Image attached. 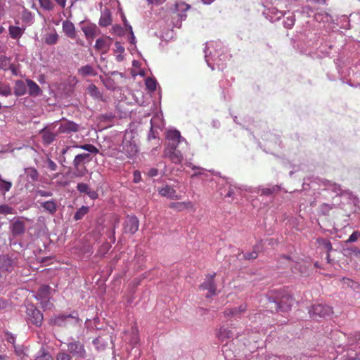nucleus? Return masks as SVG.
I'll use <instances>...</instances> for the list:
<instances>
[{
	"mask_svg": "<svg viewBox=\"0 0 360 360\" xmlns=\"http://www.w3.org/2000/svg\"><path fill=\"white\" fill-rule=\"evenodd\" d=\"M75 148H80L88 151L89 153H82L77 154L72 162L75 169L74 176L75 177H83L88 173L86 165L92 160L91 154L98 153V149L92 144L73 145L65 147L61 150V154L65 155L69 152L71 153Z\"/></svg>",
	"mask_w": 360,
	"mask_h": 360,
	"instance_id": "nucleus-1",
	"label": "nucleus"
},
{
	"mask_svg": "<svg viewBox=\"0 0 360 360\" xmlns=\"http://www.w3.org/2000/svg\"><path fill=\"white\" fill-rule=\"evenodd\" d=\"M51 323L53 325L58 326H64V327H68L70 326H81L82 320L78 316L77 314H75L74 315L73 314H70L68 315H58L56 316L55 318L51 319Z\"/></svg>",
	"mask_w": 360,
	"mask_h": 360,
	"instance_id": "nucleus-2",
	"label": "nucleus"
},
{
	"mask_svg": "<svg viewBox=\"0 0 360 360\" xmlns=\"http://www.w3.org/2000/svg\"><path fill=\"white\" fill-rule=\"evenodd\" d=\"M26 313L28 322L32 323L37 327L41 326L44 320L43 314L33 304L27 305Z\"/></svg>",
	"mask_w": 360,
	"mask_h": 360,
	"instance_id": "nucleus-3",
	"label": "nucleus"
},
{
	"mask_svg": "<svg viewBox=\"0 0 360 360\" xmlns=\"http://www.w3.org/2000/svg\"><path fill=\"white\" fill-rule=\"evenodd\" d=\"M309 313L312 318H321L330 315L333 313V309L328 305L316 304L311 307Z\"/></svg>",
	"mask_w": 360,
	"mask_h": 360,
	"instance_id": "nucleus-4",
	"label": "nucleus"
},
{
	"mask_svg": "<svg viewBox=\"0 0 360 360\" xmlns=\"http://www.w3.org/2000/svg\"><path fill=\"white\" fill-rule=\"evenodd\" d=\"M68 351L72 356L79 359H85L86 357V352L84 344L79 340H74L68 343Z\"/></svg>",
	"mask_w": 360,
	"mask_h": 360,
	"instance_id": "nucleus-5",
	"label": "nucleus"
},
{
	"mask_svg": "<svg viewBox=\"0 0 360 360\" xmlns=\"http://www.w3.org/2000/svg\"><path fill=\"white\" fill-rule=\"evenodd\" d=\"M216 273L206 276L205 281L199 285L200 290H208L207 297H210L217 295V285L214 282Z\"/></svg>",
	"mask_w": 360,
	"mask_h": 360,
	"instance_id": "nucleus-6",
	"label": "nucleus"
},
{
	"mask_svg": "<svg viewBox=\"0 0 360 360\" xmlns=\"http://www.w3.org/2000/svg\"><path fill=\"white\" fill-rule=\"evenodd\" d=\"M164 155L174 164H180L184 159V155L182 153L177 149V146L165 147Z\"/></svg>",
	"mask_w": 360,
	"mask_h": 360,
	"instance_id": "nucleus-7",
	"label": "nucleus"
},
{
	"mask_svg": "<svg viewBox=\"0 0 360 360\" xmlns=\"http://www.w3.org/2000/svg\"><path fill=\"white\" fill-rule=\"evenodd\" d=\"M166 138L168 141V143L165 147L178 146V145L182 141H184L186 144H187L186 139L181 137L180 132L176 129L169 130L167 132Z\"/></svg>",
	"mask_w": 360,
	"mask_h": 360,
	"instance_id": "nucleus-8",
	"label": "nucleus"
},
{
	"mask_svg": "<svg viewBox=\"0 0 360 360\" xmlns=\"http://www.w3.org/2000/svg\"><path fill=\"white\" fill-rule=\"evenodd\" d=\"M123 226L126 233L134 234L139 229V221L135 216H127Z\"/></svg>",
	"mask_w": 360,
	"mask_h": 360,
	"instance_id": "nucleus-9",
	"label": "nucleus"
},
{
	"mask_svg": "<svg viewBox=\"0 0 360 360\" xmlns=\"http://www.w3.org/2000/svg\"><path fill=\"white\" fill-rule=\"evenodd\" d=\"M79 130V125L72 121H64L58 127V133L70 134L71 132H77Z\"/></svg>",
	"mask_w": 360,
	"mask_h": 360,
	"instance_id": "nucleus-10",
	"label": "nucleus"
},
{
	"mask_svg": "<svg viewBox=\"0 0 360 360\" xmlns=\"http://www.w3.org/2000/svg\"><path fill=\"white\" fill-rule=\"evenodd\" d=\"M10 231L13 237L22 235L25 231V223L20 219H15L10 226Z\"/></svg>",
	"mask_w": 360,
	"mask_h": 360,
	"instance_id": "nucleus-11",
	"label": "nucleus"
},
{
	"mask_svg": "<svg viewBox=\"0 0 360 360\" xmlns=\"http://www.w3.org/2000/svg\"><path fill=\"white\" fill-rule=\"evenodd\" d=\"M77 189L80 193L86 194L91 200H96L98 198V193L94 190H91L87 184L78 183Z\"/></svg>",
	"mask_w": 360,
	"mask_h": 360,
	"instance_id": "nucleus-12",
	"label": "nucleus"
},
{
	"mask_svg": "<svg viewBox=\"0 0 360 360\" xmlns=\"http://www.w3.org/2000/svg\"><path fill=\"white\" fill-rule=\"evenodd\" d=\"M159 193L162 196L172 200H179L181 198L180 195L176 193V191L174 188L167 185L160 188L159 190Z\"/></svg>",
	"mask_w": 360,
	"mask_h": 360,
	"instance_id": "nucleus-13",
	"label": "nucleus"
},
{
	"mask_svg": "<svg viewBox=\"0 0 360 360\" xmlns=\"http://www.w3.org/2000/svg\"><path fill=\"white\" fill-rule=\"evenodd\" d=\"M14 268V261L7 255L0 256V269L11 272Z\"/></svg>",
	"mask_w": 360,
	"mask_h": 360,
	"instance_id": "nucleus-14",
	"label": "nucleus"
},
{
	"mask_svg": "<svg viewBox=\"0 0 360 360\" xmlns=\"http://www.w3.org/2000/svg\"><path fill=\"white\" fill-rule=\"evenodd\" d=\"M63 31L70 39L76 37L75 25L70 20H66L63 22Z\"/></svg>",
	"mask_w": 360,
	"mask_h": 360,
	"instance_id": "nucleus-15",
	"label": "nucleus"
},
{
	"mask_svg": "<svg viewBox=\"0 0 360 360\" xmlns=\"http://www.w3.org/2000/svg\"><path fill=\"white\" fill-rule=\"evenodd\" d=\"M110 44L106 39L99 38L96 41L94 48L101 51L102 54H105L110 49Z\"/></svg>",
	"mask_w": 360,
	"mask_h": 360,
	"instance_id": "nucleus-16",
	"label": "nucleus"
},
{
	"mask_svg": "<svg viewBox=\"0 0 360 360\" xmlns=\"http://www.w3.org/2000/svg\"><path fill=\"white\" fill-rule=\"evenodd\" d=\"M112 23V15L108 8H105L101 12V15L99 19L98 24L101 27H108Z\"/></svg>",
	"mask_w": 360,
	"mask_h": 360,
	"instance_id": "nucleus-17",
	"label": "nucleus"
},
{
	"mask_svg": "<svg viewBox=\"0 0 360 360\" xmlns=\"http://www.w3.org/2000/svg\"><path fill=\"white\" fill-rule=\"evenodd\" d=\"M292 303L293 299L291 296H284L282 297L281 302L278 304V309L283 311H288L290 309Z\"/></svg>",
	"mask_w": 360,
	"mask_h": 360,
	"instance_id": "nucleus-18",
	"label": "nucleus"
},
{
	"mask_svg": "<svg viewBox=\"0 0 360 360\" xmlns=\"http://www.w3.org/2000/svg\"><path fill=\"white\" fill-rule=\"evenodd\" d=\"M86 39H93L96 35L97 27L94 24L83 26L82 27Z\"/></svg>",
	"mask_w": 360,
	"mask_h": 360,
	"instance_id": "nucleus-19",
	"label": "nucleus"
},
{
	"mask_svg": "<svg viewBox=\"0 0 360 360\" xmlns=\"http://www.w3.org/2000/svg\"><path fill=\"white\" fill-rule=\"evenodd\" d=\"M78 75L82 77L87 76H96L97 75L96 70L90 65L82 66L78 69Z\"/></svg>",
	"mask_w": 360,
	"mask_h": 360,
	"instance_id": "nucleus-20",
	"label": "nucleus"
},
{
	"mask_svg": "<svg viewBox=\"0 0 360 360\" xmlns=\"http://www.w3.org/2000/svg\"><path fill=\"white\" fill-rule=\"evenodd\" d=\"M193 206V203L191 201L187 202H172L169 204V207L171 209L176 210L177 211H183L186 209L192 208Z\"/></svg>",
	"mask_w": 360,
	"mask_h": 360,
	"instance_id": "nucleus-21",
	"label": "nucleus"
},
{
	"mask_svg": "<svg viewBox=\"0 0 360 360\" xmlns=\"http://www.w3.org/2000/svg\"><path fill=\"white\" fill-rule=\"evenodd\" d=\"M26 83L28 88V93L30 96H36L41 94V90L35 82L29 79L26 80Z\"/></svg>",
	"mask_w": 360,
	"mask_h": 360,
	"instance_id": "nucleus-22",
	"label": "nucleus"
},
{
	"mask_svg": "<svg viewBox=\"0 0 360 360\" xmlns=\"http://www.w3.org/2000/svg\"><path fill=\"white\" fill-rule=\"evenodd\" d=\"M217 336L221 341L232 338L233 333L231 330L226 327H221L217 333Z\"/></svg>",
	"mask_w": 360,
	"mask_h": 360,
	"instance_id": "nucleus-23",
	"label": "nucleus"
},
{
	"mask_svg": "<svg viewBox=\"0 0 360 360\" xmlns=\"http://www.w3.org/2000/svg\"><path fill=\"white\" fill-rule=\"evenodd\" d=\"M247 310L246 304H241L238 307L226 309L224 311V314L226 316H232L238 315L240 313L245 312Z\"/></svg>",
	"mask_w": 360,
	"mask_h": 360,
	"instance_id": "nucleus-24",
	"label": "nucleus"
},
{
	"mask_svg": "<svg viewBox=\"0 0 360 360\" xmlns=\"http://www.w3.org/2000/svg\"><path fill=\"white\" fill-rule=\"evenodd\" d=\"M41 207L51 214H55L57 210V205L54 200L45 201L41 203Z\"/></svg>",
	"mask_w": 360,
	"mask_h": 360,
	"instance_id": "nucleus-25",
	"label": "nucleus"
},
{
	"mask_svg": "<svg viewBox=\"0 0 360 360\" xmlns=\"http://www.w3.org/2000/svg\"><path fill=\"white\" fill-rule=\"evenodd\" d=\"M89 94L94 99H102L103 95L94 84H90L87 88Z\"/></svg>",
	"mask_w": 360,
	"mask_h": 360,
	"instance_id": "nucleus-26",
	"label": "nucleus"
},
{
	"mask_svg": "<svg viewBox=\"0 0 360 360\" xmlns=\"http://www.w3.org/2000/svg\"><path fill=\"white\" fill-rule=\"evenodd\" d=\"M316 243L319 247L323 248L326 252H330L333 250V246L330 241L324 238H318Z\"/></svg>",
	"mask_w": 360,
	"mask_h": 360,
	"instance_id": "nucleus-27",
	"label": "nucleus"
},
{
	"mask_svg": "<svg viewBox=\"0 0 360 360\" xmlns=\"http://www.w3.org/2000/svg\"><path fill=\"white\" fill-rule=\"evenodd\" d=\"M35 360H53V359L49 352L44 347H41L35 356Z\"/></svg>",
	"mask_w": 360,
	"mask_h": 360,
	"instance_id": "nucleus-28",
	"label": "nucleus"
},
{
	"mask_svg": "<svg viewBox=\"0 0 360 360\" xmlns=\"http://www.w3.org/2000/svg\"><path fill=\"white\" fill-rule=\"evenodd\" d=\"M41 134L43 141L47 145L51 144L55 140L56 136V134L46 130H43Z\"/></svg>",
	"mask_w": 360,
	"mask_h": 360,
	"instance_id": "nucleus-29",
	"label": "nucleus"
},
{
	"mask_svg": "<svg viewBox=\"0 0 360 360\" xmlns=\"http://www.w3.org/2000/svg\"><path fill=\"white\" fill-rule=\"evenodd\" d=\"M25 174L28 179H30L33 181H38L39 179V172L37 170L32 167H29L25 169Z\"/></svg>",
	"mask_w": 360,
	"mask_h": 360,
	"instance_id": "nucleus-30",
	"label": "nucleus"
},
{
	"mask_svg": "<svg viewBox=\"0 0 360 360\" xmlns=\"http://www.w3.org/2000/svg\"><path fill=\"white\" fill-rule=\"evenodd\" d=\"M26 92V86L25 85L24 82L20 80H18L15 82V94L16 96H22Z\"/></svg>",
	"mask_w": 360,
	"mask_h": 360,
	"instance_id": "nucleus-31",
	"label": "nucleus"
},
{
	"mask_svg": "<svg viewBox=\"0 0 360 360\" xmlns=\"http://www.w3.org/2000/svg\"><path fill=\"white\" fill-rule=\"evenodd\" d=\"M8 30L9 34L13 39H19L23 33L22 30L17 26H10Z\"/></svg>",
	"mask_w": 360,
	"mask_h": 360,
	"instance_id": "nucleus-32",
	"label": "nucleus"
},
{
	"mask_svg": "<svg viewBox=\"0 0 360 360\" xmlns=\"http://www.w3.org/2000/svg\"><path fill=\"white\" fill-rule=\"evenodd\" d=\"M58 41V34L55 31L53 33H49L45 37V43L49 45H53Z\"/></svg>",
	"mask_w": 360,
	"mask_h": 360,
	"instance_id": "nucleus-33",
	"label": "nucleus"
},
{
	"mask_svg": "<svg viewBox=\"0 0 360 360\" xmlns=\"http://www.w3.org/2000/svg\"><path fill=\"white\" fill-rule=\"evenodd\" d=\"M89 210V207L87 206H82L75 214L74 215V219L75 221L79 220L84 217V215H86Z\"/></svg>",
	"mask_w": 360,
	"mask_h": 360,
	"instance_id": "nucleus-34",
	"label": "nucleus"
},
{
	"mask_svg": "<svg viewBox=\"0 0 360 360\" xmlns=\"http://www.w3.org/2000/svg\"><path fill=\"white\" fill-rule=\"evenodd\" d=\"M123 150L127 153V157H131L137 151L136 146L132 145L130 142L126 143L123 147Z\"/></svg>",
	"mask_w": 360,
	"mask_h": 360,
	"instance_id": "nucleus-35",
	"label": "nucleus"
},
{
	"mask_svg": "<svg viewBox=\"0 0 360 360\" xmlns=\"http://www.w3.org/2000/svg\"><path fill=\"white\" fill-rule=\"evenodd\" d=\"M12 90L8 84L0 83V94L4 96L11 95Z\"/></svg>",
	"mask_w": 360,
	"mask_h": 360,
	"instance_id": "nucleus-36",
	"label": "nucleus"
},
{
	"mask_svg": "<svg viewBox=\"0 0 360 360\" xmlns=\"http://www.w3.org/2000/svg\"><path fill=\"white\" fill-rule=\"evenodd\" d=\"M40 4V6L46 10L51 11L54 8V4L51 0H38Z\"/></svg>",
	"mask_w": 360,
	"mask_h": 360,
	"instance_id": "nucleus-37",
	"label": "nucleus"
},
{
	"mask_svg": "<svg viewBox=\"0 0 360 360\" xmlns=\"http://www.w3.org/2000/svg\"><path fill=\"white\" fill-rule=\"evenodd\" d=\"M0 190L4 192H8L12 187V183L10 181H7L2 179L1 175L0 174Z\"/></svg>",
	"mask_w": 360,
	"mask_h": 360,
	"instance_id": "nucleus-38",
	"label": "nucleus"
},
{
	"mask_svg": "<svg viewBox=\"0 0 360 360\" xmlns=\"http://www.w3.org/2000/svg\"><path fill=\"white\" fill-rule=\"evenodd\" d=\"M145 84L146 88L150 91H155L156 89L157 82L155 79L150 77H148L146 79Z\"/></svg>",
	"mask_w": 360,
	"mask_h": 360,
	"instance_id": "nucleus-39",
	"label": "nucleus"
},
{
	"mask_svg": "<svg viewBox=\"0 0 360 360\" xmlns=\"http://www.w3.org/2000/svg\"><path fill=\"white\" fill-rule=\"evenodd\" d=\"M14 210L7 205H0V214H13Z\"/></svg>",
	"mask_w": 360,
	"mask_h": 360,
	"instance_id": "nucleus-40",
	"label": "nucleus"
},
{
	"mask_svg": "<svg viewBox=\"0 0 360 360\" xmlns=\"http://www.w3.org/2000/svg\"><path fill=\"white\" fill-rule=\"evenodd\" d=\"M176 7V10L179 12H185L191 8V6L184 2L177 3Z\"/></svg>",
	"mask_w": 360,
	"mask_h": 360,
	"instance_id": "nucleus-41",
	"label": "nucleus"
},
{
	"mask_svg": "<svg viewBox=\"0 0 360 360\" xmlns=\"http://www.w3.org/2000/svg\"><path fill=\"white\" fill-rule=\"evenodd\" d=\"M71 356L65 352H60L56 355V360H71Z\"/></svg>",
	"mask_w": 360,
	"mask_h": 360,
	"instance_id": "nucleus-42",
	"label": "nucleus"
},
{
	"mask_svg": "<svg viewBox=\"0 0 360 360\" xmlns=\"http://www.w3.org/2000/svg\"><path fill=\"white\" fill-rule=\"evenodd\" d=\"M112 29L113 33H115V34H117L118 36H122L124 34V30L119 25H114Z\"/></svg>",
	"mask_w": 360,
	"mask_h": 360,
	"instance_id": "nucleus-43",
	"label": "nucleus"
},
{
	"mask_svg": "<svg viewBox=\"0 0 360 360\" xmlns=\"http://www.w3.org/2000/svg\"><path fill=\"white\" fill-rule=\"evenodd\" d=\"M359 237V231H354L349 237V238L345 241L346 243H354L358 240Z\"/></svg>",
	"mask_w": 360,
	"mask_h": 360,
	"instance_id": "nucleus-44",
	"label": "nucleus"
},
{
	"mask_svg": "<svg viewBox=\"0 0 360 360\" xmlns=\"http://www.w3.org/2000/svg\"><path fill=\"white\" fill-rule=\"evenodd\" d=\"M36 195L41 197H50L53 195V193L49 191L37 190L36 191Z\"/></svg>",
	"mask_w": 360,
	"mask_h": 360,
	"instance_id": "nucleus-45",
	"label": "nucleus"
},
{
	"mask_svg": "<svg viewBox=\"0 0 360 360\" xmlns=\"http://www.w3.org/2000/svg\"><path fill=\"white\" fill-rule=\"evenodd\" d=\"M257 257L258 253L256 251H252L244 255L245 259L248 260L256 259Z\"/></svg>",
	"mask_w": 360,
	"mask_h": 360,
	"instance_id": "nucleus-46",
	"label": "nucleus"
},
{
	"mask_svg": "<svg viewBox=\"0 0 360 360\" xmlns=\"http://www.w3.org/2000/svg\"><path fill=\"white\" fill-rule=\"evenodd\" d=\"M295 23V18H287L286 20L285 21V26L288 29H290Z\"/></svg>",
	"mask_w": 360,
	"mask_h": 360,
	"instance_id": "nucleus-47",
	"label": "nucleus"
},
{
	"mask_svg": "<svg viewBox=\"0 0 360 360\" xmlns=\"http://www.w3.org/2000/svg\"><path fill=\"white\" fill-rule=\"evenodd\" d=\"M47 167L51 171H56L57 169V165L49 158L47 160Z\"/></svg>",
	"mask_w": 360,
	"mask_h": 360,
	"instance_id": "nucleus-48",
	"label": "nucleus"
},
{
	"mask_svg": "<svg viewBox=\"0 0 360 360\" xmlns=\"http://www.w3.org/2000/svg\"><path fill=\"white\" fill-rule=\"evenodd\" d=\"M133 176H134L133 181L134 183H139L141 181V172L139 171H138V170L134 171Z\"/></svg>",
	"mask_w": 360,
	"mask_h": 360,
	"instance_id": "nucleus-49",
	"label": "nucleus"
},
{
	"mask_svg": "<svg viewBox=\"0 0 360 360\" xmlns=\"http://www.w3.org/2000/svg\"><path fill=\"white\" fill-rule=\"evenodd\" d=\"M49 285H42L39 289L40 295L46 296L49 291Z\"/></svg>",
	"mask_w": 360,
	"mask_h": 360,
	"instance_id": "nucleus-50",
	"label": "nucleus"
},
{
	"mask_svg": "<svg viewBox=\"0 0 360 360\" xmlns=\"http://www.w3.org/2000/svg\"><path fill=\"white\" fill-rule=\"evenodd\" d=\"M115 45V48H116L115 52L122 53L124 51L125 49H124V46H122L121 43L117 41Z\"/></svg>",
	"mask_w": 360,
	"mask_h": 360,
	"instance_id": "nucleus-51",
	"label": "nucleus"
},
{
	"mask_svg": "<svg viewBox=\"0 0 360 360\" xmlns=\"http://www.w3.org/2000/svg\"><path fill=\"white\" fill-rule=\"evenodd\" d=\"M349 251L354 254L356 257H360V249L356 247H353L349 249Z\"/></svg>",
	"mask_w": 360,
	"mask_h": 360,
	"instance_id": "nucleus-52",
	"label": "nucleus"
},
{
	"mask_svg": "<svg viewBox=\"0 0 360 360\" xmlns=\"http://www.w3.org/2000/svg\"><path fill=\"white\" fill-rule=\"evenodd\" d=\"M158 174V171L155 168H151L148 172V175L150 177L156 176Z\"/></svg>",
	"mask_w": 360,
	"mask_h": 360,
	"instance_id": "nucleus-53",
	"label": "nucleus"
},
{
	"mask_svg": "<svg viewBox=\"0 0 360 360\" xmlns=\"http://www.w3.org/2000/svg\"><path fill=\"white\" fill-rule=\"evenodd\" d=\"M273 193V189L271 188H264L262 190V194L264 195H270Z\"/></svg>",
	"mask_w": 360,
	"mask_h": 360,
	"instance_id": "nucleus-54",
	"label": "nucleus"
},
{
	"mask_svg": "<svg viewBox=\"0 0 360 360\" xmlns=\"http://www.w3.org/2000/svg\"><path fill=\"white\" fill-rule=\"evenodd\" d=\"M234 194L233 188L231 187L229 188L228 193L225 195L226 198H231Z\"/></svg>",
	"mask_w": 360,
	"mask_h": 360,
	"instance_id": "nucleus-55",
	"label": "nucleus"
},
{
	"mask_svg": "<svg viewBox=\"0 0 360 360\" xmlns=\"http://www.w3.org/2000/svg\"><path fill=\"white\" fill-rule=\"evenodd\" d=\"M124 25H125V28H126L127 31H128L130 34H132V32H133L132 27L127 23L126 20H124Z\"/></svg>",
	"mask_w": 360,
	"mask_h": 360,
	"instance_id": "nucleus-56",
	"label": "nucleus"
},
{
	"mask_svg": "<svg viewBox=\"0 0 360 360\" xmlns=\"http://www.w3.org/2000/svg\"><path fill=\"white\" fill-rule=\"evenodd\" d=\"M165 0H148L150 4H161L165 2Z\"/></svg>",
	"mask_w": 360,
	"mask_h": 360,
	"instance_id": "nucleus-57",
	"label": "nucleus"
},
{
	"mask_svg": "<svg viewBox=\"0 0 360 360\" xmlns=\"http://www.w3.org/2000/svg\"><path fill=\"white\" fill-rule=\"evenodd\" d=\"M110 248V245L108 243H104L102 246H101V249H103V250H105V252H108L109 250V249Z\"/></svg>",
	"mask_w": 360,
	"mask_h": 360,
	"instance_id": "nucleus-58",
	"label": "nucleus"
},
{
	"mask_svg": "<svg viewBox=\"0 0 360 360\" xmlns=\"http://www.w3.org/2000/svg\"><path fill=\"white\" fill-rule=\"evenodd\" d=\"M56 3L62 8H65L66 5V0H55Z\"/></svg>",
	"mask_w": 360,
	"mask_h": 360,
	"instance_id": "nucleus-59",
	"label": "nucleus"
},
{
	"mask_svg": "<svg viewBox=\"0 0 360 360\" xmlns=\"http://www.w3.org/2000/svg\"><path fill=\"white\" fill-rule=\"evenodd\" d=\"M116 60L118 62H121L124 60V56L122 55V53H120L119 55L116 56Z\"/></svg>",
	"mask_w": 360,
	"mask_h": 360,
	"instance_id": "nucleus-60",
	"label": "nucleus"
},
{
	"mask_svg": "<svg viewBox=\"0 0 360 360\" xmlns=\"http://www.w3.org/2000/svg\"><path fill=\"white\" fill-rule=\"evenodd\" d=\"M202 2L205 4H211L212 2H214L215 0H201Z\"/></svg>",
	"mask_w": 360,
	"mask_h": 360,
	"instance_id": "nucleus-61",
	"label": "nucleus"
},
{
	"mask_svg": "<svg viewBox=\"0 0 360 360\" xmlns=\"http://www.w3.org/2000/svg\"><path fill=\"white\" fill-rule=\"evenodd\" d=\"M58 184L63 186H66L69 184V182L68 181H60V182H58Z\"/></svg>",
	"mask_w": 360,
	"mask_h": 360,
	"instance_id": "nucleus-62",
	"label": "nucleus"
},
{
	"mask_svg": "<svg viewBox=\"0 0 360 360\" xmlns=\"http://www.w3.org/2000/svg\"><path fill=\"white\" fill-rule=\"evenodd\" d=\"M326 259L328 261V263H331L330 258V252H326Z\"/></svg>",
	"mask_w": 360,
	"mask_h": 360,
	"instance_id": "nucleus-63",
	"label": "nucleus"
},
{
	"mask_svg": "<svg viewBox=\"0 0 360 360\" xmlns=\"http://www.w3.org/2000/svg\"><path fill=\"white\" fill-rule=\"evenodd\" d=\"M134 40H135V37L134 35V32H132V34H131V43H134Z\"/></svg>",
	"mask_w": 360,
	"mask_h": 360,
	"instance_id": "nucleus-64",
	"label": "nucleus"
}]
</instances>
